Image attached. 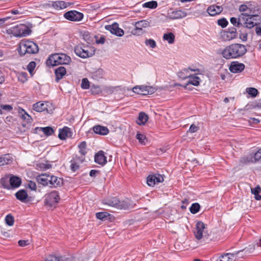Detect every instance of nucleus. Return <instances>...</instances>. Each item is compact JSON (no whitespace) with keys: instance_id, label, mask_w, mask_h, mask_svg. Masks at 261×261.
I'll return each mask as SVG.
<instances>
[{"instance_id":"f257e3e1","label":"nucleus","mask_w":261,"mask_h":261,"mask_svg":"<svg viewBox=\"0 0 261 261\" xmlns=\"http://www.w3.org/2000/svg\"><path fill=\"white\" fill-rule=\"evenodd\" d=\"M247 51L245 45L234 43L226 46L221 51V55L226 60L236 59L243 56Z\"/></svg>"},{"instance_id":"f03ea898","label":"nucleus","mask_w":261,"mask_h":261,"mask_svg":"<svg viewBox=\"0 0 261 261\" xmlns=\"http://www.w3.org/2000/svg\"><path fill=\"white\" fill-rule=\"evenodd\" d=\"M71 62L70 57L65 54H54L48 58L46 63L49 66H54L59 64H68Z\"/></svg>"},{"instance_id":"7ed1b4c3","label":"nucleus","mask_w":261,"mask_h":261,"mask_svg":"<svg viewBox=\"0 0 261 261\" xmlns=\"http://www.w3.org/2000/svg\"><path fill=\"white\" fill-rule=\"evenodd\" d=\"M38 45L29 40H22L19 44V52L21 55L26 54H34L38 52Z\"/></svg>"},{"instance_id":"20e7f679","label":"nucleus","mask_w":261,"mask_h":261,"mask_svg":"<svg viewBox=\"0 0 261 261\" xmlns=\"http://www.w3.org/2000/svg\"><path fill=\"white\" fill-rule=\"evenodd\" d=\"M7 32L14 36L21 37L30 35L31 31L27 25L24 24H20L8 29Z\"/></svg>"},{"instance_id":"39448f33","label":"nucleus","mask_w":261,"mask_h":261,"mask_svg":"<svg viewBox=\"0 0 261 261\" xmlns=\"http://www.w3.org/2000/svg\"><path fill=\"white\" fill-rule=\"evenodd\" d=\"M103 203L118 209H127L130 206V202L128 200L120 201L116 197L104 200Z\"/></svg>"},{"instance_id":"423d86ee","label":"nucleus","mask_w":261,"mask_h":261,"mask_svg":"<svg viewBox=\"0 0 261 261\" xmlns=\"http://www.w3.org/2000/svg\"><path fill=\"white\" fill-rule=\"evenodd\" d=\"M74 52L77 56L82 58H87L94 55L95 49L90 46L76 45L74 48Z\"/></svg>"},{"instance_id":"0eeeda50","label":"nucleus","mask_w":261,"mask_h":261,"mask_svg":"<svg viewBox=\"0 0 261 261\" xmlns=\"http://www.w3.org/2000/svg\"><path fill=\"white\" fill-rule=\"evenodd\" d=\"M60 196L58 192L51 191L47 193L44 196L45 205L49 207H55L60 200Z\"/></svg>"},{"instance_id":"6e6552de","label":"nucleus","mask_w":261,"mask_h":261,"mask_svg":"<svg viewBox=\"0 0 261 261\" xmlns=\"http://www.w3.org/2000/svg\"><path fill=\"white\" fill-rule=\"evenodd\" d=\"M150 22L146 20H142L136 22L135 29L132 31V33L135 36H141L146 33L145 29L150 27Z\"/></svg>"},{"instance_id":"1a4fd4ad","label":"nucleus","mask_w":261,"mask_h":261,"mask_svg":"<svg viewBox=\"0 0 261 261\" xmlns=\"http://www.w3.org/2000/svg\"><path fill=\"white\" fill-rule=\"evenodd\" d=\"M33 109L38 112L46 111L48 113H51L54 108L52 104L49 102L39 101L33 105Z\"/></svg>"},{"instance_id":"9d476101","label":"nucleus","mask_w":261,"mask_h":261,"mask_svg":"<svg viewBox=\"0 0 261 261\" xmlns=\"http://www.w3.org/2000/svg\"><path fill=\"white\" fill-rule=\"evenodd\" d=\"M245 20H243V23L245 27L251 29L260 23V17L258 15H250L244 17Z\"/></svg>"},{"instance_id":"9b49d317","label":"nucleus","mask_w":261,"mask_h":261,"mask_svg":"<svg viewBox=\"0 0 261 261\" xmlns=\"http://www.w3.org/2000/svg\"><path fill=\"white\" fill-rule=\"evenodd\" d=\"M132 91L136 94L145 95L151 94L153 93L155 90L154 88L151 86L140 85L133 87Z\"/></svg>"},{"instance_id":"f8f14e48","label":"nucleus","mask_w":261,"mask_h":261,"mask_svg":"<svg viewBox=\"0 0 261 261\" xmlns=\"http://www.w3.org/2000/svg\"><path fill=\"white\" fill-rule=\"evenodd\" d=\"M64 17L70 21H79L83 18V14L78 11L73 10L66 12Z\"/></svg>"},{"instance_id":"ddd939ff","label":"nucleus","mask_w":261,"mask_h":261,"mask_svg":"<svg viewBox=\"0 0 261 261\" xmlns=\"http://www.w3.org/2000/svg\"><path fill=\"white\" fill-rule=\"evenodd\" d=\"M241 162L243 163H261V148L258 149L257 152L255 153L254 156L249 155L247 156L244 157L241 160Z\"/></svg>"},{"instance_id":"4468645a","label":"nucleus","mask_w":261,"mask_h":261,"mask_svg":"<svg viewBox=\"0 0 261 261\" xmlns=\"http://www.w3.org/2000/svg\"><path fill=\"white\" fill-rule=\"evenodd\" d=\"M105 28L106 30L118 37H121L124 35L123 30L119 28V24L116 22L111 25H106Z\"/></svg>"},{"instance_id":"2eb2a0df","label":"nucleus","mask_w":261,"mask_h":261,"mask_svg":"<svg viewBox=\"0 0 261 261\" xmlns=\"http://www.w3.org/2000/svg\"><path fill=\"white\" fill-rule=\"evenodd\" d=\"M164 181L163 176L159 174L150 175L147 179V184L150 187H153L155 184L162 182Z\"/></svg>"},{"instance_id":"dca6fc26","label":"nucleus","mask_w":261,"mask_h":261,"mask_svg":"<svg viewBox=\"0 0 261 261\" xmlns=\"http://www.w3.org/2000/svg\"><path fill=\"white\" fill-rule=\"evenodd\" d=\"M187 14L185 11L180 10H170L167 13V16L171 19H180L185 17Z\"/></svg>"},{"instance_id":"f3484780","label":"nucleus","mask_w":261,"mask_h":261,"mask_svg":"<svg viewBox=\"0 0 261 261\" xmlns=\"http://www.w3.org/2000/svg\"><path fill=\"white\" fill-rule=\"evenodd\" d=\"M244 68V64L238 61L232 62L229 67V70L234 73L241 72Z\"/></svg>"},{"instance_id":"a211bd4d","label":"nucleus","mask_w":261,"mask_h":261,"mask_svg":"<svg viewBox=\"0 0 261 261\" xmlns=\"http://www.w3.org/2000/svg\"><path fill=\"white\" fill-rule=\"evenodd\" d=\"M204 229L205 225L203 222L199 221L196 223L194 231V234L196 239L199 240L202 238Z\"/></svg>"},{"instance_id":"6ab92c4d","label":"nucleus","mask_w":261,"mask_h":261,"mask_svg":"<svg viewBox=\"0 0 261 261\" xmlns=\"http://www.w3.org/2000/svg\"><path fill=\"white\" fill-rule=\"evenodd\" d=\"M50 175L47 174H42L37 176V181L44 186H49Z\"/></svg>"},{"instance_id":"aec40b11","label":"nucleus","mask_w":261,"mask_h":261,"mask_svg":"<svg viewBox=\"0 0 261 261\" xmlns=\"http://www.w3.org/2000/svg\"><path fill=\"white\" fill-rule=\"evenodd\" d=\"M94 160L96 163L101 165H104L107 162V157L102 151H99L95 155Z\"/></svg>"},{"instance_id":"412c9836","label":"nucleus","mask_w":261,"mask_h":261,"mask_svg":"<svg viewBox=\"0 0 261 261\" xmlns=\"http://www.w3.org/2000/svg\"><path fill=\"white\" fill-rule=\"evenodd\" d=\"M223 8L221 6L213 5L208 7L207 12L211 16H215L220 14Z\"/></svg>"},{"instance_id":"4be33fe9","label":"nucleus","mask_w":261,"mask_h":261,"mask_svg":"<svg viewBox=\"0 0 261 261\" xmlns=\"http://www.w3.org/2000/svg\"><path fill=\"white\" fill-rule=\"evenodd\" d=\"M93 130L95 133L100 135H106L109 132L107 127L101 125L94 126L93 127Z\"/></svg>"},{"instance_id":"5701e85b","label":"nucleus","mask_w":261,"mask_h":261,"mask_svg":"<svg viewBox=\"0 0 261 261\" xmlns=\"http://www.w3.org/2000/svg\"><path fill=\"white\" fill-rule=\"evenodd\" d=\"M13 159L9 154L0 155V166L10 164L12 163Z\"/></svg>"},{"instance_id":"b1692460","label":"nucleus","mask_w":261,"mask_h":261,"mask_svg":"<svg viewBox=\"0 0 261 261\" xmlns=\"http://www.w3.org/2000/svg\"><path fill=\"white\" fill-rule=\"evenodd\" d=\"M10 185V189L12 188H15L18 187L21 182V179L16 176H11L9 179Z\"/></svg>"},{"instance_id":"393cba45","label":"nucleus","mask_w":261,"mask_h":261,"mask_svg":"<svg viewBox=\"0 0 261 261\" xmlns=\"http://www.w3.org/2000/svg\"><path fill=\"white\" fill-rule=\"evenodd\" d=\"M237 36V33L236 29H233L232 31H227L223 33L222 36L227 40H230L235 38Z\"/></svg>"},{"instance_id":"a878e982","label":"nucleus","mask_w":261,"mask_h":261,"mask_svg":"<svg viewBox=\"0 0 261 261\" xmlns=\"http://www.w3.org/2000/svg\"><path fill=\"white\" fill-rule=\"evenodd\" d=\"M19 117L23 120L26 121L27 123L32 122V118L23 109L19 108L18 110Z\"/></svg>"},{"instance_id":"bb28decb","label":"nucleus","mask_w":261,"mask_h":261,"mask_svg":"<svg viewBox=\"0 0 261 261\" xmlns=\"http://www.w3.org/2000/svg\"><path fill=\"white\" fill-rule=\"evenodd\" d=\"M66 70L63 66H60L55 70V74L56 76V80L59 81L66 74Z\"/></svg>"},{"instance_id":"cd10ccee","label":"nucleus","mask_w":261,"mask_h":261,"mask_svg":"<svg viewBox=\"0 0 261 261\" xmlns=\"http://www.w3.org/2000/svg\"><path fill=\"white\" fill-rule=\"evenodd\" d=\"M35 132L36 133L42 132L46 136H50L54 133V130L51 127L49 126L45 127H36L35 128Z\"/></svg>"},{"instance_id":"c85d7f7f","label":"nucleus","mask_w":261,"mask_h":261,"mask_svg":"<svg viewBox=\"0 0 261 261\" xmlns=\"http://www.w3.org/2000/svg\"><path fill=\"white\" fill-rule=\"evenodd\" d=\"M70 129L67 127H64L63 129H60L58 135L59 138L61 140H64L67 137L70 136Z\"/></svg>"},{"instance_id":"c756f323","label":"nucleus","mask_w":261,"mask_h":261,"mask_svg":"<svg viewBox=\"0 0 261 261\" xmlns=\"http://www.w3.org/2000/svg\"><path fill=\"white\" fill-rule=\"evenodd\" d=\"M69 6V3L64 1H57L52 3V6L56 10H61L67 8Z\"/></svg>"},{"instance_id":"7c9ffc66","label":"nucleus","mask_w":261,"mask_h":261,"mask_svg":"<svg viewBox=\"0 0 261 261\" xmlns=\"http://www.w3.org/2000/svg\"><path fill=\"white\" fill-rule=\"evenodd\" d=\"M200 81V80L199 77H198L197 76L191 75L190 74V76L188 78V80L187 81L186 87L189 84H191L194 86H197L199 84Z\"/></svg>"},{"instance_id":"2f4dec72","label":"nucleus","mask_w":261,"mask_h":261,"mask_svg":"<svg viewBox=\"0 0 261 261\" xmlns=\"http://www.w3.org/2000/svg\"><path fill=\"white\" fill-rule=\"evenodd\" d=\"M15 196L17 199L22 202H24L28 197V194L24 190H19L16 193Z\"/></svg>"},{"instance_id":"473e14b6","label":"nucleus","mask_w":261,"mask_h":261,"mask_svg":"<svg viewBox=\"0 0 261 261\" xmlns=\"http://www.w3.org/2000/svg\"><path fill=\"white\" fill-rule=\"evenodd\" d=\"M148 116L144 112L139 113L137 123L139 125H144L148 120Z\"/></svg>"},{"instance_id":"72a5a7b5","label":"nucleus","mask_w":261,"mask_h":261,"mask_svg":"<svg viewBox=\"0 0 261 261\" xmlns=\"http://www.w3.org/2000/svg\"><path fill=\"white\" fill-rule=\"evenodd\" d=\"M242 251H239L234 253H226L220 256L223 261H232L234 257L239 254Z\"/></svg>"},{"instance_id":"f704fd0d","label":"nucleus","mask_w":261,"mask_h":261,"mask_svg":"<svg viewBox=\"0 0 261 261\" xmlns=\"http://www.w3.org/2000/svg\"><path fill=\"white\" fill-rule=\"evenodd\" d=\"M192 71L193 70L191 69H185L178 73V76L182 80L188 79L191 74L189 72Z\"/></svg>"},{"instance_id":"c9c22d12","label":"nucleus","mask_w":261,"mask_h":261,"mask_svg":"<svg viewBox=\"0 0 261 261\" xmlns=\"http://www.w3.org/2000/svg\"><path fill=\"white\" fill-rule=\"evenodd\" d=\"M163 39L169 44H173L175 40V36L172 33H168L164 34Z\"/></svg>"},{"instance_id":"e433bc0d","label":"nucleus","mask_w":261,"mask_h":261,"mask_svg":"<svg viewBox=\"0 0 261 261\" xmlns=\"http://www.w3.org/2000/svg\"><path fill=\"white\" fill-rule=\"evenodd\" d=\"M243 20H245V18L240 16L237 19L235 17H231L230 19V22L235 27H239L243 23Z\"/></svg>"},{"instance_id":"4c0bfd02","label":"nucleus","mask_w":261,"mask_h":261,"mask_svg":"<svg viewBox=\"0 0 261 261\" xmlns=\"http://www.w3.org/2000/svg\"><path fill=\"white\" fill-rule=\"evenodd\" d=\"M261 191V188L259 186H256L254 188L251 189V192L254 195L255 199L257 200L261 199V196L259 194Z\"/></svg>"},{"instance_id":"58836bf2","label":"nucleus","mask_w":261,"mask_h":261,"mask_svg":"<svg viewBox=\"0 0 261 261\" xmlns=\"http://www.w3.org/2000/svg\"><path fill=\"white\" fill-rule=\"evenodd\" d=\"M239 10L240 12H243L240 16L242 17H246L250 15L251 14L250 9L247 7V6L245 5H242L240 6L239 8Z\"/></svg>"},{"instance_id":"ea45409f","label":"nucleus","mask_w":261,"mask_h":261,"mask_svg":"<svg viewBox=\"0 0 261 261\" xmlns=\"http://www.w3.org/2000/svg\"><path fill=\"white\" fill-rule=\"evenodd\" d=\"M103 71L101 69H98L92 73V77L95 80H99L103 76Z\"/></svg>"},{"instance_id":"a19ab883","label":"nucleus","mask_w":261,"mask_h":261,"mask_svg":"<svg viewBox=\"0 0 261 261\" xmlns=\"http://www.w3.org/2000/svg\"><path fill=\"white\" fill-rule=\"evenodd\" d=\"M60 184V178L57 176L51 175L50 178L49 187H57Z\"/></svg>"},{"instance_id":"79ce46f5","label":"nucleus","mask_w":261,"mask_h":261,"mask_svg":"<svg viewBox=\"0 0 261 261\" xmlns=\"http://www.w3.org/2000/svg\"><path fill=\"white\" fill-rule=\"evenodd\" d=\"M86 146L87 144L85 141H83L81 142L78 145L79 148V152L83 155H85L87 153Z\"/></svg>"},{"instance_id":"37998d69","label":"nucleus","mask_w":261,"mask_h":261,"mask_svg":"<svg viewBox=\"0 0 261 261\" xmlns=\"http://www.w3.org/2000/svg\"><path fill=\"white\" fill-rule=\"evenodd\" d=\"M143 7L145 8H148L150 9H154L157 6L158 4L156 1H152L150 2H146L143 4Z\"/></svg>"},{"instance_id":"c03bdc74","label":"nucleus","mask_w":261,"mask_h":261,"mask_svg":"<svg viewBox=\"0 0 261 261\" xmlns=\"http://www.w3.org/2000/svg\"><path fill=\"white\" fill-rule=\"evenodd\" d=\"M256 243H251L249 244L243 250V251H245V253H250L253 252V251L255 250Z\"/></svg>"},{"instance_id":"a18cd8bd","label":"nucleus","mask_w":261,"mask_h":261,"mask_svg":"<svg viewBox=\"0 0 261 261\" xmlns=\"http://www.w3.org/2000/svg\"><path fill=\"white\" fill-rule=\"evenodd\" d=\"M9 177L8 176H6L4 178H2L1 180V182L3 186L6 189H10V185L9 184Z\"/></svg>"},{"instance_id":"49530a36","label":"nucleus","mask_w":261,"mask_h":261,"mask_svg":"<svg viewBox=\"0 0 261 261\" xmlns=\"http://www.w3.org/2000/svg\"><path fill=\"white\" fill-rule=\"evenodd\" d=\"M200 205L198 203H195L192 204L190 208V211L192 214L197 213L200 209Z\"/></svg>"},{"instance_id":"de8ad7c7","label":"nucleus","mask_w":261,"mask_h":261,"mask_svg":"<svg viewBox=\"0 0 261 261\" xmlns=\"http://www.w3.org/2000/svg\"><path fill=\"white\" fill-rule=\"evenodd\" d=\"M91 92L93 94H98L102 92V90L98 86L93 85L91 87Z\"/></svg>"},{"instance_id":"09e8293b","label":"nucleus","mask_w":261,"mask_h":261,"mask_svg":"<svg viewBox=\"0 0 261 261\" xmlns=\"http://www.w3.org/2000/svg\"><path fill=\"white\" fill-rule=\"evenodd\" d=\"M145 44L146 46H149L152 48H155L156 46L155 41L152 39H146L145 41Z\"/></svg>"},{"instance_id":"8fccbe9b","label":"nucleus","mask_w":261,"mask_h":261,"mask_svg":"<svg viewBox=\"0 0 261 261\" xmlns=\"http://www.w3.org/2000/svg\"><path fill=\"white\" fill-rule=\"evenodd\" d=\"M136 138L141 144H145V141H147V140L145 136L143 134L138 133L136 135Z\"/></svg>"},{"instance_id":"3c124183","label":"nucleus","mask_w":261,"mask_h":261,"mask_svg":"<svg viewBox=\"0 0 261 261\" xmlns=\"http://www.w3.org/2000/svg\"><path fill=\"white\" fill-rule=\"evenodd\" d=\"M5 222L9 226H12L14 224V218L11 215H8L5 218Z\"/></svg>"},{"instance_id":"603ef678","label":"nucleus","mask_w":261,"mask_h":261,"mask_svg":"<svg viewBox=\"0 0 261 261\" xmlns=\"http://www.w3.org/2000/svg\"><path fill=\"white\" fill-rule=\"evenodd\" d=\"M246 92L252 97H255L258 94V91L254 88H249L246 89Z\"/></svg>"},{"instance_id":"864d4df0","label":"nucleus","mask_w":261,"mask_h":261,"mask_svg":"<svg viewBox=\"0 0 261 261\" xmlns=\"http://www.w3.org/2000/svg\"><path fill=\"white\" fill-rule=\"evenodd\" d=\"M36 63L34 61H32L29 63L27 66V69L31 75H33V71L36 67Z\"/></svg>"},{"instance_id":"5fc2aeb1","label":"nucleus","mask_w":261,"mask_h":261,"mask_svg":"<svg viewBox=\"0 0 261 261\" xmlns=\"http://www.w3.org/2000/svg\"><path fill=\"white\" fill-rule=\"evenodd\" d=\"M109 214L106 212H99L96 214V218L98 219L103 220L109 216Z\"/></svg>"},{"instance_id":"6e6d98bb","label":"nucleus","mask_w":261,"mask_h":261,"mask_svg":"<svg viewBox=\"0 0 261 261\" xmlns=\"http://www.w3.org/2000/svg\"><path fill=\"white\" fill-rule=\"evenodd\" d=\"M81 87L84 89H87L89 88V82L87 79L85 78L82 80Z\"/></svg>"},{"instance_id":"4d7b16f0","label":"nucleus","mask_w":261,"mask_h":261,"mask_svg":"<svg viewBox=\"0 0 261 261\" xmlns=\"http://www.w3.org/2000/svg\"><path fill=\"white\" fill-rule=\"evenodd\" d=\"M218 24L222 28H224L226 27L228 24V21L225 18H221L218 20Z\"/></svg>"},{"instance_id":"13d9d810","label":"nucleus","mask_w":261,"mask_h":261,"mask_svg":"<svg viewBox=\"0 0 261 261\" xmlns=\"http://www.w3.org/2000/svg\"><path fill=\"white\" fill-rule=\"evenodd\" d=\"M18 80L22 83H24L27 81V74L26 73L22 72L18 76Z\"/></svg>"},{"instance_id":"bf43d9fd","label":"nucleus","mask_w":261,"mask_h":261,"mask_svg":"<svg viewBox=\"0 0 261 261\" xmlns=\"http://www.w3.org/2000/svg\"><path fill=\"white\" fill-rule=\"evenodd\" d=\"M12 109V107L9 105H2L0 106V109L5 111L10 112Z\"/></svg>"},{"instance_id":"052dcab7","label":"nucleus","mask_w":261,"mask_h":261,"mask_svg":"<svg viewBox=\"0 0 261 261\" xmlns=\"http://www.w3.org/2000/svg\"><path fill=\"white\" fill-rule=\"evenodd\" d=\"M198 129H199V127L195 125V124H193L191 125L189 130V132L191 133H193L197 132Z\"/></svg>"},{"instance_id":"680f3d73","label":"nucleus","mask_w":261,"mask_h":261,"mask_svg":"<svg viewBox=\"0 0 261 261\" xmlns=\"http://www.w3.org/2000/svg\"><path fill=\"white\" fill-rule=\"evenodd\" d=\"M28 187L31 190H35V191L36 190V188H37L35 182L32 181H30L29 182Z\"/></svg>"},{"instance_id":"e2e57ef3","label":"nucleus","mask_w":261,"mask_h":261,"mask_svg":"<svg viewBox=\"0 0 261 261\" xmlns=\"http://www.w3.org/2000/svg\"><path fill=\"white\" fill-rule=\"evenodd\" d=\"M240 38L243 41H246L247 40V34L245 33H242L240 35Z\"/></svg>"},{"instance_id":"0e129e2a","label":"nucleus","mask_w":261,"mask_h":261,"mask_svg":"<svg viewBox=\"0 0 261 261\" xmlns=\"http://www.w3.org/2000/svg\"><path fill=\"white\" fill-rule=\"evenodd\" d=\"M18 244L21 247L25 246L29 244L28 240H19L18 241Z\"/></svg>"},{"instance_id":"69168bd1","label":"nucleus","mask_w":261,"mask_h":261,"mask_svg":"<svg viewBox=\"0 0 261 261\" xmlns=\"http://www.w3.org/2000/svg\"><path fill=\"white\" fill-rule=\"evenodd\" d=\"M99 173V171L96 170H91L90 172V176L91 177H95L98 173Z\"/></svg>"},{"instance_id":"338daca9","label":"nucleus","mask_w":261,"mask_h":261,"mask_svg":"<svg viewBox=\"0 0 261 261\" xmlns=\"http://www.w3.org/2000/svg\"><path fill=\"white\" fill-rule=\"evenodd\" d=\"M249 123L252 124H257L259 122V120L255 118H250L249 120Z\"/></svg>"},{"instance_id":"774afa93","label":"nucleus","mask_w":261,"mask_h":261,"mask_svg":"<svg viewBox=\"0 0 261 261\" xmlns=\"http://www.w3.org/2000/svg\"><path fill=\"white\" fill-rule=\"evenodd\" d=\"M46 261H59V260L55 256H50L47 258Z\"/></svg>"}]
</instances>
